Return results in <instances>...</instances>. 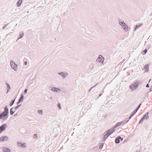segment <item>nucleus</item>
Returning <instances> with one entry per match:
<instances>
[{
	"label": "nucleus",
	"instance_id": "f8f14e48",
	"mask_svg": "<svg viewBox=\"0 0 152 152\" xmlns=\"http://www.w3.org/2000/svg\"><path fill=\"white\" fill-rule=\"evenodd\" d=\"M7 127V126L6 124H3L0 126V128L1 129L2 131H3L6 129Z\"/></svg>",
	"mask_w": 152,
	"mask_h": 152
},
{
	"label": "nucleus",
	"instance_id": "c9c22d12",
	"mask_svg": "<svg viewBox=\"0 0 152 152\" xmlns=\"http://www.w3.org/2000/svg\"><path fill=\"white\" fill-rule=\"evenodd\" d=\"M27 89H26L24 91V93L25 94H26L27 93Z\"/></svg>",
	"mask_w": 152,
	"mask_h": 152
},
{
	"label": "nucleus",
	"instance_id": "8fccbe9b",
	"mask_svg": "<svg viewBox=\"0 0 152 152\" xmlns=\"http://www.w3.org/2000/svg\"><path fill=\"white\" fill-rule=\"evenodd\" d=\"M6 42H7V40H6Z\"/></svg>",
	"mask_w": 152,
	"mask_h": 152
},
{
	"label": "nucleus",
	"instance_id": "9b49d317",
	"mask_svg": "<svg viewBox=\"0 0 152 152\" xmlns=\"http://www.w3.org/2000/svg\"><path fill=\"white\" fill-rule=\"evenodd\" d=\"M17 145L19 147H21L22 148H26V144L25 143L22 144L20 142H17Z\"/></svg>",
	"mask_w": 152,
	"mask_h": 152
},
{
	"label": "nucleus",
	"instance_id": "2eb2a0df",
	"mask_svg": "<svg viewBox=\"0 0 152 152\" xmlns=\"http://www.w3.org/2000/svg\"><path fill=\"white\" fill-rule=\"evenodd\" d=\"M3 152H10V148H9L4 147L2 149Z\"/></svg>",
	"mask_w": 152,
	"mask_h": 152
},
{
	"label": "nucleus",
	"instance_id": "aec40b11",
	"mask_svg": "<svg viewBox=\"0 0 152 152\" xmlns=\"http://www.w3.org/2000/svg\"><path fill=\"white\" fill-rule=\"evenodd\" d=\"M23 0H19L18 1L17 3V5L18 7H19L20 5L22 2Z\"/></svg>",
	"mask_w": 152,
	"mask_h": 152
},
{
	"label": "nucleus",
	"instance_id": "4468645a",
	"mask_svg": "<svg viewBox=\"0 0 152 152\" xmlns=\"http://www.w3.org/2000/svg\"><path fill=\"white\" fill-rule=\"evenodd\" d=\"M16 110L15 107L11 108L10 110V114L11 115H13Z\"/></svg>",
	"mask_w": 152,
	"mask_h": 152
},
{
	"label": "nucleus",
	"instance_id": "0eeeda50",
	"mask_svg": "<svg viewBox=\"0 0 152 152\" xmlns=\"http://www.w3.org/2000/svg\"><path fill=\"white\" fill-rule=\"evenodd\" d=\"M115 130V128L113 127L110 129L107 130L106 131V133L109 136Z\"/></svg>",
	"mask_w": 152,
	"mask_h": 152
},
{
	"label": "nucleus",
	"instance_id": "72a5a7b5",
	"mask_svg": "<svg viewBox=\"0 0 152 152\" xmlns=\"http://www.w3.org/2000/svg\"><path fill=\"white\" fill-rule=\"evenodd\" d=\"M21 105V104H20V105H18L17 106H16V107H15V108L17 110V109L18 108V107L20 106V105Z\"/></svg>",
	"mask_w": 152,
	"mask_h": 152
},
{
	"label": "nucleus",
	"instance_id": "79ce46f5",
	"mask_svg": "<svg viewBox=\"0 0 152 152\" xmlns=\"http://www.w3.org/2000/svg\"><path fill=\"white\" fill-rule=\"evenodd\" d=\"M149 84H148V83L146 85V87H148H148H149Z\"/></svg>",
	"mask_w": 152,
	"mask_h": 152
},
{
	"label": "nucleus",
	"instance_id": "5701e85b",
	"mask_svg": "<svg viewBox=\"0 0 152 152\" xmlns=\"http://www.w3.org/2000/svg\"><path fill=\"white\" fill-rule=\"evenodd\" d=\"M23 97L24 96L23 95H21V97L20 98L19 100L20 102H22L23 100Z\"/></svg>",
	"mask_w": 152,
	"mask_h": 152
},
{
	"label": "nucleus",
	"instance_id": "e433bc0d",
	"mask_svg": "<svg viewBox=\"0 0 152 152\" xmlns=\"http://www.w3.org/2000/svg\"><path fill=\"white\" fill-rule=\"evenodd\" d=\"M141 104H141V103H140V104L138 106V107H137V108L138 109H139L140 108V106H141Z\"/></svg>",
	"mask_w": 152,
	"mask_h": 152
},
{
	"label": "nucleus",
	"instance_id": "c85d7f7f",
	"mask_svg": "<svg viewBox=\"0 0 152 152\" xmlns=\"http://www.w3.org/2000/svg\"><path fill=\"white\" fill-rule=\"evenodd\" d=\"M138 109L137 108H136L134 111L133 113H132L133 114H134V115L137 112V110Z\"/></svg>",
	"mask_w": 152,
	"mask_h": 152
},
{
	"label": "nucleus",
	"instance_id": "a19ab883",
	"mask_svg": "<svg viewBox=\"0 0 152 152\" xmlns=\"http://www.w3.org/2000/svg\"><path fill=\"white\" fill-rule=\"evenodd\" d=\"M150 91H152V86H151V88H150Z\"/></svg>",
	"mask_w": 152,
	"mask_h": 152
},
{
	"label": "nucleus",
	"instance_id": "58836bf2",
	"mask_svg": "<svg viewBox=\"0 0 152 152\" xmlns=\"http://www.w3.org/2000/svg\"><path fill=\"white\" fill-rule=\"evenodd\" d=\"M97 85V84H96L93 87H92L89 90V91H90L91 90L94 88V87H95L96 86V85Z\"/></svg>",
	"mask_w": 152,
	"mask_h": 152
},
{
	"label": "nucleus",
	"instance_id": "f3484780",
	"mask_svg": "<svg viewBox=\"0 0 152 152\" xmlns=\"http://www.w3.org/2000/svg\"><path fill=\"white\" fill-rule=\"evenodd\" d=\"M149 66H148V64H146L144 66V68L145 69V72H147L149 70Z\"/></svg>",
	"mask_w": 152,
	"mask_h": 152
},
{
	"label": "nucleus",
	"instance_id": "7c9ffc66",
	"mask_svg": "<svg viewBox=\"0 0 152 152\" xmlns=\"http://www.w3.org/2000/svg\"><path fill=\"white\" fill-rule=\"evenodd\" d=\"M33 137L34 138H36L37 137V135L36 134H35L33 136Z\"/></svg>",
	"mask_w": 152,
	"mask_h": 152
},
{
	"label": "nucleus",
	"instance_id": "473e14b6",
	"mask_svg": "<svg viewBox=\"0 0 152 152\" xmlns=\"http://www.w3.org/2000/svg\"><path fill=\"white\" fill-rule=\"evenodd\" d=\"M147 50L146 49H145L143 51V52L144 53V54H145L147 52Z\"/></svg>",
	"mask_w": 152,
	"mask_h": 152
},
{
	"label": "nucleus",
	"instance_id": "6e6552de",
	"mask_svg": "<svg viewBox=\"0 0 152 152\" xmlns=\"http://www.w3.org/2000/svg\"><path fill=\"white\" fill-rule=\"evenodd\" d=\"M51 90L52 91L56 93L59 92L61 91V90L60 89L55 87H53L51 89Z\"/></svg>",
	"mask_w": 152,
	"mask_h": 152
},
{
	"label": "nucleus",
	"instance_id": "a18cd8bd",
	"mask_svg": "<svg viewBox=\"0 0 152 152\" xmlns=\"http://www.w3.org/2000/svg\"><path fill=\"white\" fill-rule=\"evenodd\" d=\"M121 140H123V138L121 137V138L120 139Z\"/></svg>",
	"mask_w": 152,
	"mask_h": 152
},
{
	"label": "nucleus",
	"instance_id": "cd10ccee",
	"mask_svg": "<svg viewBox=\"0 0 152 152\" xmlns=\"http://www.w3.org/2000/svg\"><path fill=\"white\" fill-rule=\"evenodd\" d=\"M144 118H142L140 121L139 124L142 123L144 121Z\"/></svg>",
	"mask_w": 152,
	"mask_h": 152
},
{
	"label": "nucleus",
	"instance_id": "37998d69",
	"mask_svg": "<svg viewBox=\"0 0 152 152\" xmlns=\"http://www.w3.org/2000/svg\"><path fill=\"white\" fill-rule=\"evenodd\" d=\"M20 102L19 100V101L17 102V104H19L20 102Z\"/></svg>",
	"mask_w": 152,
	"mask_h": 152
},
{
	"label": "nucleus",
	"instance_id": "9d476101",
	"mask_svg": "<svg viewBox=\"0 0 152 152\" xmlns=\"http://www.w3.org/2000/svg\"><path fill=\"white\" fill-rule=\"evenodd\" d=\"M8 137L6 136H2L0 138V142L7 141L8 140Z\"/></svg>",
	"mask_w": 152,
	"mask_h": 152
},
{
	"label": "nucleus",
	"instance_id": "3c124183",
	"mask_svg": "<svg viewBox=\"0 0 152 152\" xmlns=\"http://www.w3.org/2000/svg\"><path fill=\"white\" fill-rule=\"evenodd\" d=\"M125 122H126L127 121H124Z\"/></svg>",
	"mask_w": 152,
	"mask_h": 152
},
{
	"label": "nucleus",
	"instance_id": "c03bdc74",
	"mask_svg": "<svg viewBox=\"0 0 152 152\" xmlns=\"http://www.w3.org/2000/svg\"><path fill=\"white\" fill-rule=\"evenodd\" d=\"M3 131H2L1 129L0 128V134Z\"/></svg>",
	"mask_w": 152,
	"mask_h": 152
},
{
	"label": "nucleus",
	"instance_id": "f257e3e1",
	"mask_svg": "<svg viewBox=\"0 0 152 152\" xmlns=\"http://www.w3.org/2000/svg\"><path fill=\"white\" fill-rule=\"evenodd\" d=\"M9 114V109L6 106L4 108V111L0 113V119H2L5 120L8 118Z\"/></svg>",
	"mask_w": 152,
	"mask_h": 152
},
{
	"label": "nucleus",
	"instance_id": "ddd939ff",
	"mask_svg": "<svg viewBox=\"0 0 152 152\" xmlns=\"http://www.w3.org/2000/svg\"><path fill=\"white\" fill-rule=\"evenodd\" d=\"M134 82L137 86L139 85H141L142 83V81L140 80H137L135 81Z\"/></svg>",
	"mask_w": 152,
	"mask_h": 152
},
{
	"label": "nucleus",
	"instance_id": "a211bd4d",
	"mask_svg": "<svg viewBox=\"0 0 152 152\" xmlns=\"http://www.w3.org/2000/svg\"><path fill=\"white\" fill-rule=\"evenodd\" d=\"M105 132L104 134V137H103V139L104 141H105V140L107 138V137H109L108 135L106 133L105 134Z\"/></svg>",
	"mask_w": 152,
	"mask_h": 152
},
{
	"label": "nucleus",
	"instance_id": "b1692460",
	"mask_svg": "<svg viewBox=\"0 0 152 152\" xmlns=\"http://www.w3.org/2000/svg\"><path fill=\"white\" fill-rule=\"evenodd\" d=\"M148 113H147V114H146L143 117V118H144V119H147L148 118Z\"/></svg>",
	"mask_w": 152,
	"mask_h": 152
},
{
	"label": "nucleus",
	"instance_id": "f03ea898",
	"mask_svg": "<svg viewBox=\"0 0 152 152\" xmlns=\"http://www.w3.org/2000/svg\"><path fill=\"white\" fill-rule=\"evenodd\" d=\"M119 24L122 27L124 31H127L128 29V26L123 20H119Z\"/></svg>",
	"mask_w": 152,
	"mask_h": 152
},
{
	"label": "nucleus",
	"instance_id": "6ab92c4d",
	"mask_svg": "<svg viewBox=\"0 0 152 152\" xmlns=\"http://www.w3.org/2000/svg\"><path fill=\"white\" fill-rule=\"evenodd\" d=\"M23 35H24V33H23V32L22 31V32H20V34H19L20 37L18 38V39H19L21 38H22L23 37Z\"/></svg>",
	"mask_w": 152,
	"mask_h": 152
},
{
	"label": "nucleus",
	"instance_id": "ea45409f",
	"mask_svg": "<svg viewBox=\"0 0 152 152\" xmlns=\"http://www.w3.org/2000/svg\"><path fill=\"white\" fill-rule=\"evenodd\" d=\"M27 61H25V62H24V64H25V65H27Z\"/></svg>",
	"mask_w": 152,
	"mask_h": 152
},
{
	"label": "nucleus",
	"instance_id": "1a4fd4ad",
	"mask_svg": "<svg viewBox=\"0 0 152 152\" xmlns=\"http://www.w3.org/2000/svg\"><path fill=\"white\" fill-rule=\"evenodd\" d=\"M58 74L62 76L63 79L65 78L68 75L67 73L64 72H59Z\"/></svg>",
	"mask_w": 152,
	"mask_h": 152
},
{
	"label": "nucleus",
	"instance_id": "4c0bfd02",
	"mask_svg": "<svg viewBox=\"0 0 152 152\" xmlns=\"http://www.w3.org/2000/svg\"><path fill=\"white\" fill-rule=\"evenodd\" d=\"M10 35V33H8V34H7L6 35V38H8V37Z\"/></svg>",
	"mask_w": 152,
	"mask_h": 152
},
{
	"label": "nucleus",
	"instance_id": "2f4dec72",
	"mask_svg": "<svg viewBox=\"0 0 152 152\" xmlns=\"http://www.w3.org/2000/svg\"><path fill=\"white\" fill-rule=\"evenodd\" d=\"M134 115V114H133L132 113L131 114V115H130V116L129 117V119H131L132 117Z\"/></svg>",
	"mask_w": 152,
	"mask_h": 152
},
{
	"label": "nucleus",
	"instance_id": "dca6fc26",
	"mask_svg": "<svg viewBox=\"0 0 152 152\" xmlns=\"http://www.w3.org/2000/svg\"><path fill=\"white\" fill-rule=\"evenodd\" d=\"M121 138V137L120 136L118 137H117L115 139V142L116 143H119L120 142V139Z\"/></svg>",
	"mask_w": 152,
	"mask_h": 152
},
{
	"label": "nucleus",
	"instance_id": "39448f33",
	"mask_svg": "<svg viewBox=\"0 0 152 152\" xmlns=\"http://www.w3.org/2000/svg\"><path fill=\"white\" fill-rule=\"evenodd\" d=\"M129 88L132 91H134L137 89V86L134 82L133 83L130 85Z\"/></svg>",
	"mask_w": 152,
	"mask_h": 152
},
{
	"label": "nucleus",
	"instance_id": "49530a36",
	"mask_svg": "<svg viewBox=\"0 0 152 152\" xmlns=\"http://www.w3.org/2000/svg\"><path fill=\"white\" fill-rule=\"evenodd\" d=\"M102 95V94H100L99 95V96H101Z\"/></svg>",
	"mask_w": 152,
	"mask_h": 152
},
{
	"label": "nucleus",
	"instance_id": "bb28decb",
	"mask_svg": "<svg viewBox=\"0 0 152 152\" xmlns=\"http://www.w3.org/2000/svg\"><path fill=\"white\" fill-rule=\"evenodd\" d=\"M104 145V144L103 143H102L99 147V148L100 149H101L102 148V147Z\"/></svg>",
	"mask_w": 152,
	"mask_h": 152
},
{
	"label": "nucleus",
	"instance_id": "09e8293b",
	"mask_svg": "<svg viewBox=\"0 0 152 152\" xmlns=\"http://www.w3.org/2000/svg\"><path fill=\"white\" fill-rule=\"evenodd\" d=\"M17 115V114H16L15 115H14V116H16V115Z\"/></svg>",
	"mask_w": 152,
	"mask_h": 152
},
{
	"label": "nucleus",
	"instance_id": "20e7f679",
	"mask_svg": "<svg viewBox=\"0 0 152 152\" xmlns=\"http://www.w3.org/2000/svg\"><path fill=\"white\" fill-rule=\"evenodd\" d=\"M104 58L101 55H99L97 58L96 61L101 64H103L104 62Z\"/></svg>",
	"mask_w": 152,
	"mask_h": 152
},
{
	"label": "nucleus",
	"instance_id": "423d86ee",
	"mask_svg": "<svg viewBox=\"0 0 152 152\" xmlns=\"http://www.w3.org/2000/svg\"><path fill=\"white\" fill-rule=\"evenodd\" d=\"M129 121V120H128L126 122H125L124 121H121V122H118L113 127L115 129V128L123 124H125L128 122Z\"/></svg>",
	"mask_w": 152,
	"mask_h": 152
},
{
	"label": "nucleus",
	"instance_id": "de8ad7c7",
	"mask_svg": "<svg viewBox=\"0 0 152 152\" xmlns=\"http://www.w3.org/2000/svg\"><path fill=\"white\" fill-rule=\"evenodd\" d=\"M151 79H150V80L149 81V83H149L150 82V81H151Z\"/></svg>",
	"mask_w": 152,
	"mask_h": 152
},
{
	"label": "nucleus",
	"instance_id": "a878e982",
	"mask_svg": "<svg viewBox=\"0 0 152 152\" xmlns=\"http://www.w3.org/2000/svg\"><path fill=\"white\" fill-rule=\"evenodd\" d=\"M37 112L39 114H41V115H42V113H43V111H42V110H37Z\"/></svg>",
	"mask_w": 152,
	"mask_h": 152
},
{
	"label": "nucleus",
	"instance_id": "f704fd0d",
	"mask_svg": "<svg viewBox=\"0 0 152 152\" xmlns=\"http://www.w3.org/2000/svg\"><path fill=\"white\" fill-rule=\"evenodd\" d=\"M58 107V108H59V109H60L61 108V104L60 103H58V105H57Z\"/></svg>",
	"mask_w": 152,
	"mask_h": 152
},
{
	"label": "nucleus",
	"instance_id": "393cba45",
	"mask_svg": "<svg viewBox=\"0 0 152 152\" xmlns=\"http://www.w3.org/2000/svg\"><path fill=\"white\" fill-rule=\"evenodd\" d=\"M6 84H7V93L10 91V84L7 83H6Z\"/></svg>",
	"mask_w": 152,
	"mask_h": 152
},
{
	"label": "nucleus",
	"instance_id": "4be33fe9",
	"mask_svg": "<svg viewBox=\"0 0 152 152\" xmlns=\"http://www.w3.org/2000/svg\"><path fill=\"white\" fill-rule=\"evenodd\" d=\"M142 24H140L139 25H136L135 27L134 31H135L137 29L140 27L141 26H142Z\"/></svg>",
	"mask_w": 152,
	"mask_h": 152
},
{
	"label": "nucleus",
	"instance_id": "c756f323",
	"mask_svg": "<svg viewBox=\"0 0 152 152\" xmlns=\"http://www.w3.org/2000/svg\"><path fill=\"white\" fill-rule=\"evenodd\" d=\"M15 101V99L12 100V103L11 104H10V106H11L14 103Z\"/></svg>",
	"mask_w": 152,
	"mask_h": 152
},
{
	"label": "nucleus",
	"instance_id": "7ed1b4c3",
	"mask_svg": "<svg viewBox=\"0 0 152 152\" xmlns=\"http://www.w3.org/2000/svg\"><path fill=\"white\" fill-rule=\"evenodd\" d=\"M10 65L12 68L15 71H17L18 69V65L15 64L14 62L11 61L10 63Z\"/></svg>",
	"mask_w": 152,
	"mask_h": 152
},
{
	"label": "nucleus",
	"instance_id": "412c9836",
	"mask_svg": "<svg viewBox=\"0 0 152 152\" xmlns=\"http://www.w3.org/2000/svg\"><path fill=\"white\" fill-rule=\"evenodd\" d=\"M9 23H8L6 24H4V26H3V27L2 28V29H4L6 28H8L9 27H7V26H8V25H9Z\"/></svg>",
	"mask_w": 152,
	"mask_h": 152
}]
</instances>
